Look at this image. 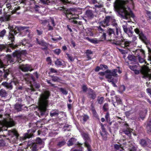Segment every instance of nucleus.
<instances>
[{
    "instance_id": "de8ad7c7",
    "label": "nucleus",
    "mask_w": 151,
    "mask_h": 151,
    "mask_svg": "<svg viewBox=\"0 0 151 151\" xmlns=\"http://www.w3.org/2000/svg\"><path fill=\"white\" fill-rule=\"evenodd\" d=\"M59 90L60 92L63 94L67 95L68 94V92L65 88H59Z\"/></svg>"
},
{
    "instance_id": "f704fd0d",
    "label": "nucleus",
    "mask_w": 151,
    "mask_h": 151,
    "mask_svg": "<svg viewBox=\"0 0 151 151\" xmlns=\"http://www.w3.org/2000/svg\"><path fill=\"white\" fill-rule=\"evenodd\" d=\"M66 142L64 140L59 142L57 144V146L58 147H60L64 145Z\"/></svg>"
},
{
    "instance_id": "4be33fe9",
    "label": "nucleus",
    "mask_w": 151,
    "mask_h": 151,
    "mask_svg": "<svg viewBox=\"0 0 151 151\" xmlns=\"http://www.w3.org/2000/svg\"><path fill=\"white\" fill-rule=\"evenodd\" d=\"M11 16L9 14H6L3 16L0 17V21L3 22H6L10 20Z\"/></svg>"
},
{
    "instance_id": "9b49d317",
    "label": "nucleus",
    "mask_w": 151,
    "mask_h": 151,
    "mask_svg": "<svg viewBox=\"0 0 151 151\" xmlns=\"http://www.w3.org/2000/svg\"><path fill=\"white\" fill-rule=\"evenodd\" d=\"M134 31L139 36V39L143 42L146 45L148 44L149 42V41L142 29L138 28H136L134 29Z\"/></svg>"
},
{
    "instance_id": "7ed1b4c3",
    "label": "nucleus",
    "mask_w": 151,
    "mask_h": 151,
    "mask_svg": "<svg viewBox=\"0 0 151 151\" xmlns=\"http://www.w3.org/2000/svg\"><path fill=\"white\" fill-rule=\"evenodd\" d=\"M50 92L49 91H45L40 96L39 101V109L41 115H44L49 105L48 99L50 96Z\"/></svg>"
},
{
    "instance_id": "ea45409f",
    "label": "nucleus",
    "mask_w": 151,
    "mask_h": 151,
    "mask_svg": "<svg viewBox=\"0 0 151 151\" xmlns=\"http://www.w3.org/2000/svg\"><path fill=\"white\" fill-rule=\"evenodd\" d=\"M91 111L93 116L96 118L98 119L99 116L95 109H92Z\"/></svg>"
},
{
    "instance_id": "393cba45",
    "label": "nucleus",
    "mask_w": 151,
    "mask_h": 151,
    "mask_svg": "<svg viewBox=\"0 0 151 151\" xmlns=\"http://www.w3.org/2000/svg\"><path fill=\"white\" fill-rule=\"evenodd\" d=\"M86 39L90 42L95 44H98L101 42L100 40H97L96 39H91L88 37H86Z\"/></svg>"
},
{
    "instance_id": "4c0bfd02",
    "label": "nucleus",
    "mask_w": 151,
    "mask_h": 151,
    "mask_svg": "<svg viewBox=\"0 0 151 151\" xmlns=\"http://www.w3.org/2000/svg\"><path fill=\"white\" fill-rule=\"evenodd\" d=\"M104 101V98L103 97H100L98 96V97L97 101L99 104H102L103 103Z\"/></svg>"
},
{
    "instance_id": "3c124183",
    "label": "nucleus",
    "mask_w": 151,
    "mask_h": 151,
    "mask_svg": "<svg viewBox=\"0 0 151 151\" xmlns=\"http://www.w3.org/2000/svg\"><path fill=\"white\" fill-rule=\"evenodd\" d=\"M122 27L124 32L127 34H128V29L127 27V24H126L125 25H123Z\"/></svg>"
},
{
    "instance_id": "338daca9",
    "label": "nucleus",
    "mask_w": 151,
    "mask_h": 151,
    "mask_svg": "<svg viewBox=\"0 0 151 151\" xmlns=\"http://www.w3.org/2000/svg\"><path fill=\"white\" fill-rule=\"evenodd\" d=\"M20 7L19 6H17L15 7L14 9L12 11V14H15L16 11L20 9Z\"/></svg>"
},
{
    "instance_id": "4d7b16f0",
    "label": "nucleus",
    "mask_w": 151,
    "mask_h": 151,
    "mask_svg": "<svg viewBox=\"0 0 151 151\" xmlns=\"http://www.w3.org/2000/svg\"><path fill=\"white\" fill-rule=\"evenodd\" d=\"M146 14L147 15V17L149 19H151V12L150 11L146 10Z\"/></svg>"
},
{
    "instance_id": "49530a36",
    "label": "nucleus",
    "mask_w": 151,
    "mask_h": 151,
    "mask_svg": "<svg viewBox=\"0 0 151 151\" xmlns=\"http://www.w3.org/2000/svg\"><path fill=\"white\" fill-rule=\"evenodd\" d=\"M105 118L107 122H109L110 121V115L108 112L106 113L105 116Z\"/></svg>"
},
{
    "instance_id": "8fccbe9b",
    "label": "nucleus",
    "mask_w": 151,
    "mask_h": 151,
    "mask_svg": "<svg viewBox=\"0 0 151 151\" xmlns=\"http://www.w3.org/2000/svg\"><path fill=\"white\" fill-rule=\"evenodd\" d=\"M40 2L43 4H48L50 2L49 0H39Z\"/></svg>"
},
{
    "instance_id": "603ef678",
    "label": "nucleus",
    "mask_w": 151,
    "mask_h": 151,
    "mask_svg": "<svg viewBox=\"0 0 151 151\" xmlns=\"http://www.w3.org/2000/svg\"><path fill=\"white\" fill-rule=\"evenodd\" d=\"M66 55L69 61H74V58L72 55L69 53H66Z\"/></svg>"
},
{
    "instance_id": "72a5a7b5",
    "label": "nucleus",
    "mask_w": 151,
    "mask_h": 151,
    "mask_svg": "<svg viewBox=\"0 0 151 151\" xmlns=\"http://www.w3.org/2000/svg\"><path fill=\"white\" fill-rule=\"evenodd\" d=\"M58 114L59 113L54 110L51 111L50 112V115L52 117L58 116Z\"/></svg>"
},
{
    "instance_id": "bf43d9fd",
    "label": "nucleus",
    "mask_w": 151,
    "mask_h": 151,
    "mask_svg": "<svg viewBox=\"0 0 151 151\" xmlns=\"http://www.w3.org/2000/svg\"><path fill=\"white\" fill-rule=\"evenodd\" d=\"M81 145L79 144L78 148L77 149H71V151H82V147L81 146Z\"/></svg>"
},
{
    "instance_id": "b1692460",
    "label": "nucleus",
    "mask_w": 151,
    "mask_h": 151,
    "mask_svg": "<svg viewBox=\"0 0 151 151\" xmlns=\"http://www.w3.org/2000/svg\"><path fill=\"white\" fill-rule=\"evenodd\" d=\"M76 139L74 137H72L68 141L67 145L69 146L73 145L76 142Z\"/></svg>"
},
{
    "instance_id": "c756f323",
    "label": "nucleus",
    "mask_w": 151,
    "mask_h": 151,
    "mask_svg": "<svg viewBox=\"0 0 151 151\" xmlns=\"http://www.w3.org/2000/svg\"><path fill=\"white\" fill-rule=\"evenodd\" d=\"M81 117L84 123L86 122L89 118V117L88 115L84 114L81 116Z\"/></svg>"
},
{
    "instance_id": "ddd939ff",
    "label": "nucleus",
    "mask_w": 151,
    "mask_h": 151,
    "mask_svg": "<svg viewBox=\"0 0 151 151\" xmlns=\"http://www.w3.org/2000/svg\"><path fill=\"white\" fill-rule=\"evenodd\" d=\"M80 132L82 137L84 141V146L90 144L91 142L90 136L87 132L81 130Z\"/></svg>"
},
{
    "instance_id": "39448f33",
    "label": "nucleus",
    "mask_w": 151,
    "mask_h": 151,
    "mask_svg": "<svg viewBox=\"0 0 151 151\" xmlns=\"http://www.w3.org/2000/svg\"><path fill=\"white\" fill-rule=\"evenodd\" d=\"M115 7L119 11V14L121 17L126 19H129L130 17L134 18V15L132 11L129 12L125 9L124 6L120 4H117L115 5Z\"/></svg>"
},
{
    "instance_id": "58836bf2",
    "label": "nucleus",
    "mask_w": 151,
    "mask_h": 151,
    "mask_svg": "<svg viewBox=\"0 0 151 151\" xmlns=\"http://www.w3.org/2000/svg\"><path fill=\"white\" fill-rule=\"evenodd\" d=\"M116 102L117 103V105L122 104L121 99H120L119 96H116Z\"/></svg>"
},
{
    "instance_id": "f8f14e48",
    "label": "nucleus",
    "mask_w": 151,
    "mask_h": 151,
    "mask_svg": "<svg viewBox=\"0 0 151 151\" xmlns=\"http://www.w3.org/2000/svg\"><path fill=\"white\" fill-rule=\"evenodd\" d=\"M75 10V9L70 8L65 10L64 11V13L67 17H69L72 19H73L71 21L73 24H77L78 21L76 20L77 17H73V16L75 15L74 12Z\"/></svg>"
},
{
    "instance_id": "680f3d73",
    "label": "nucleus",
    "mask_w": 151,
    "mask_h": 151,
    "mask_svg": "<svg viewBox=\"0 0 151 151\" xmlns=\"http://www.w3.org/2000/svg\"><path fill=\"white\" fill-rule=\"evenodd\" d=\"M46 81L47 82V83L48 84H50V86L51 87H54L55 88L56 87V86H55V84H53L51 82L50 80H48L47 79L46 80Z\"/></svg>"
},
{
    "instance_id": "c03bdc74",
    "label": "nucleus",
    "mask_w": 151,
    "mask_h": 151,
    "mask_svg": "<svg viewBox=\"0 0 151 151\" xmlns=\"http://www.w3.org/2000/svg\"><path fill=\"white\" fill-rule=\"evenodd\" d=\"M140 118L143 120L145 117V112L143 111H140L139 113Z\"/></svg>"
},
{
    "instance_id": "a211bd4d",
    "label": "nucleus",
    "mask_w": 151,
    "mask_h": 151,
    "mask_svg": "<svg viewBox=\"0 0 151 151\" xmlns=\"http://www.w3.org/2000/svg\"><path fill=\"white\" fill-rule=\"evenodd\" d=\"M101 126L102 131L100 132V134H101L103 139L104 140H106L107 139V132L106 130L104 125L102 123H101Z\"/></svg>"
},
{
    "instance_id": "20e7f679",
    "label": "nucleus",
    "mask_w": 151,
    "mask_h": 151,
    "mask_svg": "<svg viewBox=\"0 0 151 151\" xmlns=\"http://www.w3.org/2000/svg\"><path fill=\"white\" fill-rule=\"evenodd\" d=\"M136 56L133 55H129L127 58L129 60L135 63L138 61L139 63H142L145 61L144 58L145 57V51L142 49H137L135 52Z\"/></svg>"
},
{
    "instance_id": "c85d7f7f",
    "label": "nucleus",
    "mask_w": 151,
    "mask_h": 151,
    "mask_svg": "<svg viewBox=\"0 0 151 151\" xmlns=\"http://www.w3.org/2000/svg\"><path fill=\"white\" fill-rule=\"evenodd\" d=\"M50 77L51 78L52 80L54 82H59L60 81V78L57 76L50 75Z\"/></svg>"
},
{
    "instance_id": "423d86ee",
    "label": "nucleus",
    "mask_w": 151,
    "mask_h": 151,
    "mask_svg": "<svg viewBox=\"0 0 151 151\" xmlns=\"http://www.w3.org/2000/svg\"><path fill=\"white\" fill-rule=\"evenodd\" d=\"M110 17L114 19L115 21V23L116 24V26H114L113 27H115L116 28V32H115L114 31L113 29L109 28L107 29V33H108V36H109V37L110 38L109 40L110 42L111 43V40H114L116 41H118L117 40H115V38H117L118 37L119 31V28L118 27V24L116 22V20L115 19V17L112 16H110ZM115 23V22H114Z\"/></svg>"
},
{
    "instance_id": "0eeeda50",
    "label": "nucleus",
    "mask_w": 151,
    "mask_h": 151,
    "mask_svg": "<svg viewBox=\"0 0 151 151\" xmlns=\"http://www.w3.org/2000/svg\"><path fill=\"white\" fill-rule=\"evenodd\" d=\"M22 54V52H19L16 51L13 53V57L10 55H7L4 59V60L6 61V64L8 65L13 64L16 62L17 59L18 62L22 60L21 56V54Z\"/></svg>"
},
{
    "instance_id": "5701e85b",
    "label": "nucleus",
    "mask_w": 151,
    "mask_h": 151,
    "mask_svg": "<svg viewBox=\"0 0 151 151\" xmlns=\"http://www.w3.org/2000/svg\"><path fill=\"white\" fill-rule=\"evenodd\" d=\"M11 73V72L10 70V69H7L4 70L3 74H2L4 79L7 78V76L10 74Z\"/></svg>"
},
{
    "instance_id": "052dcab7",
    "label": "nucleus",
    "mask_w": 151,
    "mask_h": 151,
    "mask_svg": "<svg viewBox=\"0 0 151 151\" xmlns=\"http://www.w3.org/2000/svg\"><path fill=\"white\" fill-rule=\"evenodd\" d=\"M46 61L48 62L47 63L48 65H51L52 64V60L50 57H47L46 59Z\"/></svg>"
},
{
    "instance_id": "37998d69",
    "label": "nucleus",
    "mask_w": 151,
    "mask_h": 151,
    "mask_svg": "<svg viewBox=\"0 0 151 151\" xmlns=\"http://www.w3.org/2000/svg\"><path fill=\"white\" fill-rule=\"evenodd\" d=\"M31 147V150L33 151H36L37 150V145L35 143V142L32 143V145Z\"/></svg>"
},
{
    "instance_id": "79ce46f5",
    "label": "nucleus",
    "mask_w": 151,
    "mask_h": 151,
    "mask_svg": "<svg viewBox=\"0 0 151 151\" xmlns=\"http://www.w3.org/2000/svg\"><path fill=\"white\" fill-rule=\"evenodd\" d=\"M6 44H0V51H5L6 48Z\"/></svg>"
},
{
    "instance_id": "dca6fc26",
    "label": "nucleus",
    "mask_w": 151,
    "mask_h": 151,
    "mask_svg": "<svg viewBox=\"0 0 151 151\" xmlns=\"http://www.w3.org/2000/svg\"><path fill=\"white\" fill-rule=\"evenodd\" d=\"M37 43L41 46L43 47L41 49L44 51L47 50L48 49V44L44 40H40L37 38L36 39Z\"/></svg>"
},
{
    "instance_id": "9d476101",
    "label": "nucleus",
    "mask_w": 151,
    "mask_h": 151,
    "mask_svg": "<svg viewBox=\"0 0 151 151\" xmlns=\"http://www.w3.org/2000/svg\"><path fill=\"white\" fill-rule=\"evenodd\" d=\"M37 124L36 123H29V127H32L31 129L27 130V132L24 134L23 139L25 140L26 139L29 138L33 136V133L35 132L37 129Z\"/></svg>"
},
{
    "instance_id": "e433bc0d",
    "label": "nucleus",
    "mask_w": 151,
    "mask_h": 151,
    "mask_svg": "<svg viewBox=\"0 0 151 151\" xmlns=\"http://www.w3.org/2000/svg\"><path fill=\"white\" fill-rule=\"evenodd\" d=\"M6 94V92L5 90L1 89L0 90V96L2 97H5Z\"/></svg>"
},
{
    "instance_id": "f03ea898",
    "label": "nucleus",
    "mask_w": 151,
    "mask_h": 151,
    "mask_svg": "<svg viewBox=\"0 0 151 151\" xmlns=\"http://www.w3.org/2000/svg\"><path fill=\"white\" fill-rule=\"evenodd\" d=\"M115 21L110 17V16H106L104 19L102 20L99 22V25L97 27V30L99 34H101L100 38L101 41H103L107 40L108 41L110 39L109 36H108L107 30H106L103 29L102 27L105 28L110 25L116 26V24L115 22Z\"/></svg>"
},
{
    "instance_id": "6e6552de",
    "label": "nucleus",
    "mask_w": 151,
    "mask_h": 151,
    "mask_svg": "<svg viewBox=\"0 0 151 151\" xmlns=\"http://www.w3.org/2000/svg\"><path fill=\"white\" fill-rule=\"evenodd\" d=\"M111 43L113 45H119L121 47L124 48L125 50L119 49V50L122 54H127L128 53L130 47V42H129L123 41H116L111 40Z\"/></svg>"
},
{
    "instance_id": "864d4df0",
    "label": "nucleus",
    "mask_w": 151,
    "mask_h": 151,
    "mask_svg": "<svg viewBox=\"0 0 151 151\" xmlns=\"http://www.w3.org/2000/svg\"><path fill=\"white\" fill-rule=\"evenodd\" d=\"M81 88L82 91L84 92H86L87 91H88V89L89 88H88L87 86L86 85H83L82 86Z\"/></svg>"
},
{
    "instance_id": "aec40b11",
    "label": "nucleus",
    "mask_w": 151,
    "mask_h": 151,
    "mask_svg": "<svg viewBox=\"0 0 151 151\" xmlns=\"http://www.w3.org/2000/svg\"><path fill=\"white\" fill-rule=\"evenodd\" d=\"M94 11L88 9L86 10L85 12V15L88 18L91 19L94 17Z\"/></svg>"
},
{
    "instance_id": "a19ab883",
    "label": "nucleus",
    "mask_w": 151,
    "mask_h": 151,
    "mask_svg": "<svg viewBox=\"0 0 151 151\" xmlns=\"http://www.w3.org/2000/svg\"><path fill=\"white\" fill-rule=\"evenodd\" d=\"M32 1H33L34 4L35 5V6L33 7L34 9L36 12H38L39 11V8H40V7L38 5H35L36 3L35 0H32Z\"/></svg>"
},
{
    "instance_id": "1a4fd4ad",
    "label": "nucleus",
    "mask_w": 151,
    "mask_h": 151,
    "mask_svg": "<svg viewBox=\"0 0 151 151\" xmlns=\"http://www.w3.org/2000/svg\"><path fill=\"white\" fill-rule=\"evenodd\" d=\"M134 71L136 74L141 73L143 75V77L145 79L148 78L149 80L151 79V70L145 65L142 67L140 70H138L136 69Z\"/></svg>"
},
{
    "instance_id": "7c9ffc66",
    "label": "nucleus",
    "mask_w": 151,
    "mask_h": 151,
    "mask_svg": "<svg viewBox=\"0 0 151 151\" xmlns=\"http://www.w3.org/2000/svg\"><path fill=\"white\" fill-rule=\"evenodd\" d=\"M63 61L60 59H57L55 62V64L57 66L63 65Z\"/></svg>"
},
{
    "instance_id": "09e8293b",
    "label": "nucleus",
    "mask_w": 151,
    "mask_h": 151,
    "mask_svg": "<svg viewBox=\"0 0 151 151\" xmlns=\"http://www.w3.org/2000/svg\"><path fill=\"white\" fill-rule=\"evenodd\" d=\"M53 51L55 54L57 55H59L61 52L60 49L59 48L56 49Z\"/></svg>"
},
{
    "instance_id": "6ab92c4d",
    "label": "nucleus",
    "mask_w": 151,
    "mask_h": 151,
    "mask_svg": "<svg viewBox=\"0 0 151 151\" xmlns=\"http://www.w3.org/2000/svg\"><path fill=\"white\" fill-rule=\"evenodd\" d=\"M151 142V140L148 138L142 139L139 141V144L142 146L145 147L150 144Z\"/></svg>"
},
{
    "instance_id": "f257e3e1",
    "label": "nucleus",
    "mask_w": 151,
    "mask_h": 151,
    "mask_svg": "<svg viewBox=\"0 0 151 151\" xmlns=\"http://www.w3.org/2000/svg\"><path fill=\"white\" fill-rule=\"evenodd\" d=\"M29 27L25 26H9L8 28L9 29L10 32L8 36L9 40L11 41L12 42L11 44H9V46L13 49H15L17 47L21 45V44L24 46H27V40L25 39H24L22 40L21 42V44L19 45L17 44L14 45L13 43L14 42L15 39L14 35H17V34L19 35L21 34L22 32H24V34H27V33H29V30L28 28Z\"/></svg>"
},
{
    "instance_id": "6e6d98bb",
    "label": "nucleus",
    "mask_w": 151,
    "mask_h": 151,
    "mask_svg": "<svg viewBox=\"0 0 151 151\" xmlns=\"http://www.w3.org/2000/svg\"><path fill=\"white\" fill-rule=\"evenodd\" d=\"M7 124L9 127H12L14 126L15 123L14 121H10L7 123Z\"/></svg>"
},
{
    "instance_id": "2f4dec72",
    "label": "nucleus",
    "mask_w": 151,
    "mask_h": 151,
    "mask_svg": "<svg viewBox=\"0 0 151 151\" xmlns=\"http://www.w3.org/2000/svg\"><path fill=\"white\" fill-rule=\"evenodd\" d=\"M86 53L88 58L87 60H89L91 59V57L89 55L93 54V52L90 50H87L86 52Z\"/></svg>"
},
{
    "instance_id": "2eb2a0df",
    "label": "nucleus",
    "mask_w": 151,
    "mask_h": 151,
    "mask_svg": "<svg viewBox=\"0 0 151 151\" xmlns=\"http://www.w3.org/2000/svg\"><path fill=\"white\" fill-rule=\"evenodd\" d=\"M87 96L90 100H94L96 97L97 94L95 91L91 88H89L87 93Z\"/></svg>"
},
{
    "instance_id": "e2e57ef3",
    "label": "nucleus",
    "mask_w": 151,
    "mask_h": 151,
    "mask_svg": "<svg viewBox=\"0 0 151 151\" xmlns=\"http://www.w3.org/2000/svg\"><path fill=\"white\" fill-rule=\"evenodd\" d=\"M100 66L101 68V70H104L108 68V67L106 65L101 64L100 65Z\"/></svg>"
},
{
    "instance_id": "0e129e2a",
    "label": "nucleus",
    "mask_w": 151,
    "mask_h": 151,
    "mask_svg": "<svg viewBox=\"0 0 151 151\" xmlns=\"http://www.w3.org/2000/svg\"><path fill=\"white\" fill-rule=\"evenodd\" d=\"M42 24L44 25H46L47 23H49L50 22V20L48 19H45V20H42Z\"/></svg>"
},
{
    "instance_id": "69168bd1",
    "label": "nucleus",
    "mask_w": 151,
    "mask_h": 151,
    "mask_svg": "<svg viewBox=\"0 0 151 151\" xmlns=\"http://www.w3.org/2000/svg\"><path fill=\"white\" fill-rule=\"evenodd\" d=\"M70 126V125L68 124H65L64 126L63 129L64 131H69L70 130V129H68V128Z\"/></svg>"
},
{
    "instance_id": "4468645a",
    "label": "nucleus",
    "mask_w": 151,
    "mask_h": 151,
    "mask_svg": "<svg viewBox=\"0 0 151 151\" xmlns=\"http://www.w3.org/2000/svg\"><path fill=\"white\" fill-rule=\"evenodd\" d=\"M8 134L10 138L13 141H15L18 139L19 135L16 130L13 129L9 131Z\"/></svg>"
},
{
    "instance_id": "a18cd8bd",
    "label": "nucleus",
    "mask_w": 151,
    "mask_h": 151,
    "mask_svg": "<svg viewBox=\"0 0 151 151\" xmlns=\"http://www.w3.org/2000/svg\"><path fill=\"white\" fill-rule=\"evenodd\" d=\"M22 105L19 104H16L15 105V109L18 111L21 110Z\"/></svg>"
},
{
    "instance_id": "5fc2aeb1",
    "label": "nucleus",
    "mask_w": 151,
    "mask_h": 151,
    "mask_svg": "<svg viewBox=\"0 0 151 151\" xmlns=\"http://www.w3.org/2000/svg\"><path fill=\"white\" fill-rule=\"evenodd\" d=\"M107 123H108L109 126V127L110 128H111V126H112V125H114V126L115 125H118V123L114 121H112L111 122L110 121L109 122Z\"/></svg>"
},
{
    "instance_id": "c9c22d12",
    "label": "nucleus",
    "mask_w": 151,
    "mask_h": 151,
    "mask_svg": "<svg viewBox=\"0 0 151 151\" xmlns=\"http://www.w3.org/2000/svg\"><path fill=\"white\" fill-rule=\"evenodd\" d=\"M102 109L104 112L108 111L109 109V104L108 103H105L104 104L103 106Z\"/></svg>"
},
{
    "instance_id": "412c9836",
    "label": "nucleus",
    "mask_w": 151,
    "mask_h": 151,
    "mask_svg": "<svg viewBox=\"0 0 151 151\" xmlns=\"http://www.w3.org/2000/svg\"><path fill=\"white\" fill-rule=\"evenodd\" d=\"M18 83L17 81H14V80L11 81L9 83L6 82H3L2 85L6 87L7 88L12 89V84H14L15 85H16L18 84Z\"/></svg>"
},
{
    "instance_id": "f3484780",
    "label": "nucleus",
    "mask_w": 151,
    "mask_h": 151,
    "mask_svg": "<svg viewBox=\"0 0 151 151\" xmlns=\"http://www.w3.org/2000/svg\"><path fill=\"white\" fill-rule=\"evenodd\" d=\"M124 125L126 126L127 128L126 129H123L122 132L127 135L129 139H131L132 129L129 128V125L125 123Z\"/></svg>"
},
{
    "instance_id": "13d9d810",
    "label": "nucleus",
    "mask_w": 151,
    "mask_h": 151,
    "mask_svg": "<svg viewBox=\"0 0 151 151\" xmlns=\"http://www.w3.org/2000/svg\"><path fill=\"white\" fill-rule=\"evenodd\" d=\"M42 140L40 138H37L36 140L35 144H41L42 143Z\"/></svg>"
},
{
    "instance_id": "473e14b6",
    "label": "nucleus",
    "mask_w": 151,
    "mask_h": 151,
    "mask_svg": "<svg viewBox=\"0 0 151 151\" xmlns=\"http://www.w3.org/2000/svg\"><path fill=\"white\" fill-rule=\"evenodd\" d=\"M117 71L118 70L117 69H112L111 70V73L110 74L111 76L117 77L118 76L117 74L116 73Z\"/></svg>"
},
{
    "instance_id": "bb28decb",
    "label": "nucleus",
    "mask_w": 151,
    "mask_h": 151,
    "mask_svg": "<svg viewBox=\"0 0 151 151\" xmlns=\"http://www.w3.org/2000/svg\"><path fill=\"white\" fill-rule=\"evenodd\" d=\"M114 77H115L113 76H111L110 74H108L106 75V78L108 79V81L109 82H112L113 81H115V80H116V79H114Z\"/></svg>"
},
{
    "instance_id": "774afa93",
    "label": "nucleus",
    "mask_w": 151,
    "mask_h": 151,
    "mask_svg": "<svg viewBox=\"0 0 151 151\" xmlns=\"http://www.w3.org/2000/svg\"><path fill=\"white\" fill-rule=\"evenodd\" d=\"M129 68L131 70L134 71L136 69H137V67L136 65L133 66L129 65Z\"/></svg>"
},
{
    "instance_id": "a878e982",
    "label": "nucleus",
    "mask_w": 151,
    "mask_h": 151,
    "mask_svg": "<svg viewBox=\"0 0 151 151\" xmlns=\"http://www.w3.org/2000/svg\"><path fill=\"white\" fill-rule=\"evenodd\" d=\"M147 133L150 135H151V120L149 121L147 125Z\"/></svg>"
},
{
    "instance_id": "cd10ccee",
    "label": "nucleus",
    "mask_w": 151,
    "mask_h": 151,
    "mask_svg": "<svg viewBox=\"0 0 151 151\" xmlns=\"http://www.w3.org/2000/svg\"><path fill=\"white\" fill-rule=\"evenodd\" d=\"M21 69L22 71L24 72H27L28 71H31L33 69H31V67L30 66H24L21 68Z\"/></svg>"
}]
</instances>
